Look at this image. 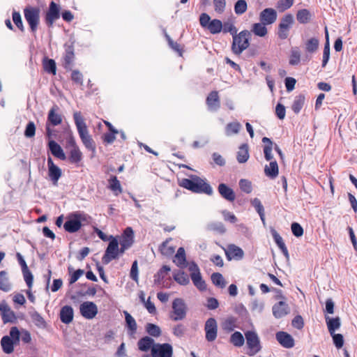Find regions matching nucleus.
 I'll return each instance as SVG.
<instances>
[{
	"mask_svg": "<svg viewBox=\"0 0 357 357\" xmlns=\"http://www.w3.org/2000/svg\"><path fill=\"white\" fill-rule=\"evenodd\" d=\"M211 281L214 285L220 288H224L226 285L222 275L220 273H213L211 276Z\"/></svg>",
	"mask_w": 357,
	"mask_h": 357,
	"instance_id": "3c124183",
	"label": "nucleus"
},
{
	"mask_svg": "<svg viewBox=\"0 0 357 357\" xmlns=\"http://www.w3.org/2000/svg\"><path fill=\"white\" fill-rule=\"evenodd\" d=\"M40 8L38 7L27 6L24 9V16L32 33H35L38 30L40 24Z\"/></svg>",
	"mask_w": 357,
	"mask_h": 357,
	"instance_id": "423d86ee",
	"label": "nucleus"
},
{
	"mask_svg": "<svg viewBox=\"0 0 357 357\" xmlns=\"http://www.w3.org/2000/svg\"><path fill=\"white\" fill-rule=\"evenodd\" d=\"M47 166L50 178L53 184L56 185L62 174L61 169L54 163L51 157L47 158Z\"/></svg>",
	"mask_w": 357,
	"mask_h": 357,
	"instance_id": "a211bd4d",
	"label": "nucleus"
},
{
	"mask_svg": "<svg viewBox=\"0 0 357 357\" xmlns=\"http://www.w3.org/2000/svg\"><path fill=\"white\" fill-rule=\"evenodd\" d=\"M273 314L276 319H280L290 312L288 304L284 301H279L272 307Z\"/></svg>",
	"mask_w": 357,
	"mask_h": 357,
	"instance_id": "aec40b11",
	"label": "nucleus"
},
{
	"mask_svg": "<svg viewBox=\"0 0 357 357\" xmlns=\"http://www.w3.org/2000/svg\"><path fill=\"white\" fill-rule=\"evenodd\" d=\"M229 251L232 254L233 257L237 259H242L243 257V250L234 244L229 245Z\"/></svg>",
	"mask_w": 357,
	"mask_h": 357,
	"instance_id": "e2e57ef3",
	"label": "nucleus"
},
{
	"mask_svg": "<svg viewBox=\"0 0 357 357\" xmlns=\"http://www.w3.org/2000/svg\"><path fill=\"white\" fill-rule=\"evenodd\" d=\"M277 341L284 348L290 349L294 347V340L293 337L284 331H279L276 333Z\"/></svg>",
	"mask_w": 357,
	"mask_h": 357,
	"instance_id": "6ab92c4d",
	"label": "nucleus"
},
{
	"mask_svg": "<svg viewBox=\"0 0 357 357\" xmlns=\"http://www.w3.org/2000/svg\"><path fill=\"white\" fill-rule=\"evenodd\" d=\"M294 4V0H279L277 3V8L280 11H284L290 8Z\"/></svg>",
	"mask_w": 357,
	"mask_h": 357,
	"instance_id": "69168bd1",
	"label": "nucleus"
},
{
	"mask_svg": "<svg viewBox=\"0 0 357 357\" xmlns=\"http://www.w3.org/2000/svg\"><path fill=\"white\" fill-rule=\"evenodd\" d=\"M234 312L238 314L242 320L246 321L248 319V312L242 303H240L235 307Z\"/></svg>",
	"mask_w": 357,
	"mask_h": 357,
	"instance_id": "13d9d810",
	"label": "nucleus"
},
{
	"mask_svg": "<svg viewBox=\"0 0 357 357\" xmlns=\"http://www.w3.org/2000/svg\"><path fill=\"white\" fill-rule=\"evenodd\" d=\"M43 67L44 70L49 74L56 75V62L54 59H50L47 56H45L43 59Z\"/></svg>",
	"mask_w": 357,
	"mask_h": 357,
	"instance_id": "2f4dec72",
	"label": "nucleus"
},
{
	"mask_svg": "<svg viewBox=\"0 0 357 357\" xmlns=\"http://www.w3.org/2000/svg\"><path fill=\"white\" fill-rule=\"evenodd\" d=\"M207 29L212 34L219 33L222 29V22L218 19L212 20Z\"/></svg>",
	"mask_w": 357,
	"mask_h": 357,
	"instance_id": "a18cd8bd",
	"label": "nucleus"
},
{
	"mask_svg": "<svg viewBox=\"0 0 357 357\" xmlns=\"http://www.w3.org/2000/svg\"><path fill=\"white\" fill-rule=\"evenodd\" d=\"M120 243L130 248L134 243V231L132 227H128L123 231Z\"/></svg>",
	"mask_w": 357,
	"mask_h": 357,
	"instance_id": "c756f323",
	"label": "nucleus"
},
{
	"mask_svg": "<svg viewBox=\"0 0 357 357\" xmlns=\"http://www.w3.org/2000/svg\"><path fill=\"white\" fill-rule=\"evenodd\" d=\"M73 309L70 305H65L61 307L60 311V319L62 323L68 324L73 319Z\"/></svg>",
	"mask_w": 357,
	"mask_h": 357,
	"instance_id": "a878e982",
	"label": "nucleus"
},
{
	"mask_svg": "<svg viewBox=\"0 0 357 357\" xmlns=\"http://www.w3.org/2000/svg\"><path fill=\"white\" fill-rule=\"evenodd\" d=\"M251 204L252 206L255 208L257 212L260 216V218L264 222V208L260 201L258 198H254L251 200Z\"/></svg>",
	"mask_w": 357,
	"mask_h": 357,
	"instance_id": "5fc2aeb1",
	"label": "nucleus"
},
{
	"mask_svg": "<svg viewBox=\"0 0 357 357\" xmlns=\"http://www.w3.org/2000/svg\"><path fill=\"white\" fill-rule=\"evenodd\" d=\"M0 314L4 324L13 323L16 320L15 314L5 301L0 302Z\"/></svg>",
	"mask_w": 357,
	"mask_h": 357,
	"instance_id": "2eb2a0df",
	"label": "nucleus"
},
{
	"mask_svg": "<svg viewBox=\"0 0 357 357\" xmlns=\"http://www.w3.org/2000/svg\"><path fill=\"white\" fill-rule=\"evenodd\" d=\"M326 41L324 45V52H323V59H322V67L324 68L328 62L330 58V44L328 40V34L327 29H326Z\"/></svg>",
	"mask_w": 357,
	"mask_h": 357,
	"instance_id": "09e8293b",
	"label": "nucleus"
},
{
	"mask_svg": "<svg viewBox=\"0 0 357 357\" xmlns=\"http://www.w3.org/2000/svg\"><path fill=\"white\" fill-rule=\"evenodd\" d=\"M251 33L248 30H243L233 38L231 49L236 55H240L250 45Z\"/></svg>",
	"mask_w": 357,
	"mask_h": 357,
	"instance_id": "20e7f679",
	"label": "nucleus"
},
{
	"mask_svg": "<svg viewBox=\"0 0 357 357\" xmlns=\"http://www.w3.org/2000/svg\"><path fill=\"white\" fill-rule=\"evenodd\" d=\"M206 229L220 235H222L226 232V228L221 222H209L206 225Z\"/></svg>",
	"mask_w": 357,
	"mask_h": 357,
	"instance_id": "f704fd0d",
	"label": "nucleus"
},
{
	"mask_svg": "<svg viewBox=\"0 0 357 357\" xmlns=\"http://www.w3.org/2000/svg\"><path fill=\"white\" fill-rule=\"evenodd\" d=\"M138 273V263L137 260H135L132 264L130 272V277L132 280H134L136 282H138L139 281Z\"/></svg>",
	"mask_w": 357,
	"mask_h": 357,
	"instance_id": "338daca9",
	"label": "nucleus"
},
{
	"mask_svg": "<svg viewBox=\"0 0 357 357\" xmlns=\"http://www.w3.org/2000/svg\"><path fill=\"white\" fill-rule=\"evenodd\" d=\"M237 319L234 317L230 316L226 318L222 322V328L226 333H230L234 331L236 328H237L236 325Z\"/></svg>",
	"mask_w": 357,
	"mask_h": 357,
	"instance_id": "473e14b6",
	"label": "nucleus"
},
{
	"mask_svg": "<svg viewBox=\"0 0 357 357\" xmlns=\"http://www.w3.org/2000/svg\"><path fill=\"white\" fill-rule=\"evenodd\" d=\"M205 338L208 342H213L218 336V323L215 318H208L204 324Z\"/></svg>",
	"mask_w": 357,
	"mask_h": 357,
	"instance_id": "ddd939ff",
	"label": "nucleus"
},
{
	"mask_svg": "<svg viewBox=\"0 0 357 357\" xmlns=\"http://www.w3.org/2000/svg\"><path fill=\"white\" fill-rule=\"evenodd\" d=\"M239 187L243 192L247 194L250 193L252 190V183L247 179H241L239 181Z\"/></svg>",
	"mask_w": 357,
	"mask_h": 357,
	"instance_id": "0e129e2a",
	"label": "nucleus"
},
{
	"mask_svg": "<svg viewBox=\"0 0 357 357\" xmlns=\"http://www.w3.org/2000/svg\"><path fill=\"white\" fill-rule=\"evenodd\" d=\"M145 329L146 333L152 337H158L160 336L162 333L160 328L158 325L152 323L146 324Z\"/></svg>",
	"mask_w": 357,
	"mask_h": 357,
	"instance_id": "37998d69",
	"label": "nucleus"
},
{
	"mask_svg": "<svg viewBox=\"0 0 357 357\" xmlns=\"http://www.w3.org/2000/svg\"><path fill=\"white\" fill-rule=\"evenodd\" d=\"M71 142L73 148L70 151L68 160L72 164H78L82 160V153L73 139H72Z\"/></svg>",
	"mask_w": 357,
	"mask_h": 357,
	"instance_id": "b1692460",
	"label": "nucleus"
},
{
	"mask_svg": "<svg viewBox=\"0 0 357 357\" xmlns=\"http://www.w3.org/2000/svg\"><path fill=\"white\" fill-rule=\"evenodd\" d=\"M172 313L170 318L172 321H177L185 318L187 306L182 298H176L172 302Z\"/></svg>",
	"mask_w": 357,
	"mask_h": 357,
	"instance_id": "9d476101",
	"label": "nucleus"
},
{
	"mask_svg": "<svg viewBox=\"0 0 357 357\" xmlns=\"http://www.w3.org/2000/svg\"><path fill=\"white\" fill-rule=\"evenodd\" d=\"M109 188L114 192H118L121 193L122 192V188L120 181L117 179L116 176H112L109 179Z\"/></svg>",
	"mask_w": 357,
	"mask_h": 357,
	"instance_id": "6e6d98bb",
	"label": "nucleus"
},
{
	"mask_svg": "<svg viewBox=\"0 0 357 357\" xmlns=\"http://www.w3.org/2000/svg\"><path fill=\"white\" fill-rule=\"evenodd\" d=\"M174 280L181 285L185 286L190 283L188 275L184 272L179 271L173 275Z\"/></svg>",
	"mask_w": 357,
	"mask_h": 357,
	"instance_id": "79ce46f5",
	"label": "nucleus"
},
{
	"mask_svg": "<svg viewBox=\"0 0 357 357\" xmlns=\"http://www.w3.org/2000/svg\"><path fill=\"white\" fill-rule=\"evenodd\" d=\"M319 40L316 38H311L305 43L306 52L309 53H314L319 47Z\"/></svg>",
	"mask_w": 357,
	"mask_h": 357,
	"instance_id": "603ef678",
	"label": "nucleus"
},
{
	"mask_svg": "<svg viewBox=\"0 0 357 357\" xmlns=\"http://www.w3.org/2000/svg\"><path fill=\"white\" fill-rule=\"evenodd\" d=\"M241 127V123L237 121L229 123L226 126L225 134L227 136L238 134Z\"/></svg>",
	"mask_w": 357,
	"mask_h": 357,
	"instance_id": "49530a36",
	"label": "nucleus"
},
{
	"mask_svg": "<svg viewBox=\"0 0 357 357\" xmlns=\"http://www.w3.org/2000/svg\"><path fill=\"white\" fill-rule=\"evenodd\" d=\"M190 278L193 282V284L201 291H204L206 289V282L203 280L200 272L191 273Z\"/></svg>",
	"mask_w": 357,
	"mask_h": 357,
	"instance_id": "c85d7f7f",
	"label": "nucleus"
},
{
	"mask_svg": "<svg viewBox=\"0 0 357 357\" xmlns=\"http://www.w3.org/2000/svg\"><path fill=\"white\" fill-rule=\"evenodd\" d=\"M20 332L16 327H13L10 335L3 336L1 340V345L6 354H11L14 346L20 343Z\"/></svg>",
	"mask_w": 357,
	"mask_h": 357,
	"instance_id": "39448f33",
	"label": "nucleus"
},
{
	"mask_svg": "<svg viewBox=\"0 0 357 357\" xmlns=\"http://www.w3.org/2000/svg\"><path fill=\"white\" fill-rule=\"evenodd\" d=\"M0 289L3 291H8L11 289V285L9 283L6 271L0 272Z\"/></svg>",
	"mask_w": 357,
	"mask_h": 357,
	"instance_id": "8fccbe9b",
	"label": "nucleus"
},
{
	"mask_svg": "<svg viewBox=\"0 0 357 357\" xmlns=\"http://www.w3.org/2000/svg\"><path fill=\"white\" fill-rule=\"evenodd\" d=\"M206 103L209 110L216 111L220 107V100L217 91H211L206 99Z\"/></svg>",
	"mask_w": 357,
	"mask_h": 357,
	"instance_id": "4be33fe9",
	"label": "nucleus"
},
{
	"mask_svg": "<svg viewBox=\"0 0 357 357\" xmlns=\"http://www.w3.org/2000/svg\"><path fill=\"white\" fill-rule=\"evenodd\" d=\"M249 158L248 145L243 144L237 152L236 159L239 163H245Z\"/></svg>",
	"mask_w": 357,
	"mask_h": 357,
	"instance_id": "c9c22d12",
	"label": "nucleus"
},
{
	"mask_svg": "<svg viewBox=\"0 0 357 357\" xmlns=\"http://www.w3.org/2000/svg\"><path fill=\"white\" fill-rule=\"evenodd\" d=\"M218 191L223 199L229 202H233L236 199V195L233 189L225 183H220L218 187Z\"/></svg>",
	"mask_w": 357,
	"mask_h": 357,
	"instance_id": "412c9836",
	"label": "nucleus"
},
{
	"mask_svg": "<svg viewBox=\"0 0 357 357\" xmlns=\"http://www.w3.org/2000/svg\"><path fill=\"white\" fill-rule=\"evenodd\" d=\"M301 53L297 48L293 49L291 51L289 59V64L291 66H296L300 63Z\"/></svg>",
	"mask_w": 357,
	"mask_h": 357,
	"instance_id": "bf43d9fd",
	"label": "nucleus"
},
{
	"mask_svg": "<svg viewBox=\"0 0 357 357\" xmlns=\"http://www.w3.org/2000/svg\"><path fill=\"white\" fill-rule=\"evenodd\" d=\"M63 66L66 70H71L75 60L74 46L65 44V53L63 56Z\"/></svg>",
	"mask_w": 357,
	"mask_h": 357,
	"instance_id": "dca6fc26",
	"label": "nucleus"
},
{
	"mask_svg": "<svg viewBox=\"0 0 357 357\" xmlns=\"http://www.w3.org/2000/svg\"><path fill=\"white\" fill-rule=\"evenodd\" d=\"M331 335L332 337L333 342L335 347L337 349H341L343 347L344 342L343 335L340 333H333V334Z\"/></svg>",
	"mask_w": 357,
	"mask_h": 357,
	"instance_id": "052dcab7",
	"label": "nucleus"
},
{
	"mask_svg": "<svg viewBox=\"0 0 357 357\" xmlns=\"http://www.w3.org/2000/svg\"><path fill=\"white\" fill-rule=\"evenodd\" d=\"M155 344L154 340L149 336L142 337L137 342L138 349L142 351H148L149 349L151 350Z\"/></svg>",
	"mask_w": 357,
	"mask_h": 357,
	"instance_id": "cd10ccee",
	"label": "nucleus"
},
{
	"mask_svg": "<svg viewBox=\"0 0 357 357\" xmlns=\"http://www.w3.org/2000/svg\"><path fill=\"white\" fill-rule=\"evenodd\" d=\"M59 110L57 105H54L49 111L47 116V123H50L53 126H58L62 122V117L61 114L56 113Z\"/></svg>",
	"mask_w": 357,
	"mask_h": 357,
	"instance_id": "393cba45",
	"label": "nucleus"
},
{
	"mask_svg": "<svg viewBox=\"0 0 357 357\" xmlns=\"http://www.w3.org/2000/svg\"><path fill=\"white\" fill-rule=\"evenodd\" d=\"M266 25L261 22L255 23L252 26V31L257 36L264 37L267 34Z\"/></svg>",
	"mask_w": 357,
	"mask_h": 357,
	"instance_id": "de8ad7c7",
	"label": "nucleus"
},
{
	"mask_svg": "<svg viewBox=\"0 0 357 357\" xmlns=\"http://www.w3.org/2000/svg\"><path fill=\"white\" fill-rule=\"evenodd\" d=\"M247 347L249 349L248 354L250 356L257 354L261 349L259 338L256 332L248 331L245 333Z\"/></svg>",
	"mask_w": 357,
	"mask_h": 357,
	"instance_id": "1a4fd4ad",
	"label": "nucleus"
},
{
	"mask_svg": "<svg viewBox=\"0 0 357 357\" xmlns=\"http://www.w3.org/2000/svg\"><path fill=\"white\" fill-rule=\"evenodd\" d=\"M305 100V98L303 94H299L295 97L291 105V109L295 114H298L301 112L304 105Z\"/></svg>",
	"mask_w": 357,
	"mask_h": 357,
	"instance_id": "ea45409f",
	"label": "nucleus"
},
{
	"mask_svg": "<svg viewBox=\"0 0 357 357\" xmlns=\"http://www.w3.org/2000/svg\"><path fill=\"white\" fill-rule=\"evenodd\" d=\"M29 315L31 317L32 322L38 328H45L46 327V321L38 312L33 310L29 312Z\"/></svg>",
	"mask_w": 357,
	"mask_h": 357,
	"instance_id": "4c0bfd02",
	"label": "nucleus"
},
{
	"mask_svg": "<svg viewBox=\"0 0 357 357\" xmlns=\"http://www.w3.org/2000/svg\"><path fill=\"white\" fill-rule=\"evenodd\" d=\"M186 331V326H185L182 324H178L172 328V333L174 334V335L179 338L182 337L185 335Z\"/></svg>",
	"mask_w": 357,
	"mask_h": 357,
	"instance_id": "680f3d73",
	"label": "nucleus"
},
{
	"mask_svg": "<svg viewBox=\"0 0 357 357\" xmlns=\"http://www.w3.org/2000/svg\"><path fill=\"white\" fill-rule=\"evenodd\" d=\"M126 326L128 328L130 334L133 335L136 333L137 326L135 319L127 311H124Z\"/></svg>",
	"mask_w": 357,
	"mask_h": 357,
	"instance_id": "e433bc0d",
	"label": "nucleus"
},
{
	"mask_svg": "<svg viewBox=\"0 0 357 357\" xmlns=\"http://www.w3.org/2000/svg\"><path fill=\"white\" fill-rule=\"evenodd\" d=\"M171 241V238L167 239L159 246V250L161 254L166 257L172 256L174 252V248L172 246H168V243Z\"/></svg>",
	"mask_w": 357,
	"mask_h": 357,
	"instance_id": "c03bdc74",
	"label": "nucleus"
},
{
	"mask_svg": "<svg viewBox=\"0 0 357 357\" xmlns=\"http://www.w3.org/2000/svg\"><path fill=\"white\" fill-rule=\"evenodd\" d=\"M79 310L82 316L86 319H91L98 314L97 305L91 301H85L80 305Z\"/></svg>",
	"mask_w": 357,
	"mask_h": 357,
	"instance_id": "4468645a",
	"label": "nucleus"
},
{
	"mask_svg": "<svg viewBox=\"0 0 357 357\" xmlns=\"http://www.w3.org/2000/svg\"><path fill=\"white\" fill-rule=\"evenodd\" d=\"M278 14L275 9L268 8L264 9L259 14V20L264 24H272L277 20Z\"/></svg>",
	"mask_w": 357,
	"mask_h": 357,
	"instance_id": "f3484780",
	"label": "nucleus"
},
{
	"mask_svg": "<svg viewBox=\"0 0 357 357\" xmlns=\"http://www.w3.org/2000/svg\"><path fill=\"white\" fill-rule=\"evenodd\" d=\"M180 185L195 193H204L210 196L213 194L210 184L197 175L191 174L189 178H183Z\"/></svg>",
	"mask_w": 357,
	"mask_h": 357,
	"instance_id": "7ed1b4c3",
	"label": "nucleus"
},
{
	"mask_svg": "<svg viewBox=\"0 0 357 357\" xmlns=\"http://www.w3.org/2000/svg\"><path fill=\"white\" fill-rule=\"evenodd\" d=\"M91 220V217L83 211H75L69 213L63 223V229L66 231L73 234L78 231L83 225H88Z\"/></svg>",
	"mask_w": 357,
	"mask_h": 357,
	"instance_id": "f03ea898",
	"label": "nucleus"
},
{
	"mask_svg": "<svg viewBox=\"0 0 357 357\" xmlns=\"http://www.w3.org/2000/svg\"><path fill=\"white\" fill-rule=\"evenodd\" d=\"M312 18V15L310 12L306 9H301L298 10L296 13V20L301 24H307L308 23Z\"/></svg>",
	"mask_w": 357,
	"mask_h": 357,
	"instance_id": "58836bf2",
	"label": "nucleus"
},
{
	"mask_svg": "<svg viewBox=\"0 0 357 357\" xmlns=\"http://www.w3.org/2000/svg\"><path fill=\"white\" fill-rule=\"evenodd\" d=\"M173 262L180 268H185L187 266L185 251L183 247H180L178 249L173 259Z\"/></svg>",
	"mask_w": 357,
	"mask_h": 357,
	"instance_id": "bb28decb",
	"label": "nucleus"
},
{
	"mask_svg": "<svg viewBox=\"0 0 357 357\" xmlns=\"http://www.w3.org/2000/svg\"><path fill=\"white\" fill-rule=\"evenodd\" d=\"M48 148L51 153L56 158L65 160H66V155L63 152L61 146L54 140H50L48 142Z\"/></svg>",
	"mask_w": 357,
	"mask_h": 357,
	"instance_id": "5701e85b",
	"label": "nucleus"
},
{
	"mask_svg": "<svg viewBox=\"0 0 357 357\" xmlns=\"http://www.w3.org/2000/svg\"><path fill=\"white\" fill-rule=\"evenodd\" d=\"M264 173L266 176L271 178H275L278 176L279 169L276 160H272L269 163V166L266 165L264 167Z\"/></svg>",
	"mask_w": 357,
	"mask_h": 357,
	"instance_id": "72a5a7b5",
	"label": "nucleus"
},
{
	"mask_svg": "<svg viewBox=\"0 0 357 357\" xmlns=\"http://www.w3.org/2000/svg\"><path fill=\"white\" fill-rule=\"evenodd\" d=\"M294 23L293 15L288 13L284 15L280 20L278 24V36L281 40L287 39L289 36V31Z\"/></svg>",
	"mask_w": 357,
	"mask_h": 357,
	"instance_id": "6e6552de",
	"label": "nucleus"
},
{
	"mask_svg": "<svg viewBox=\"0 0 357 357\" xmlns=\"http://www.w3.org/2000/svg\"><path fill=\"white\" fill-rule=\"evenodd\" d=\"M119 258V242L116 238L110 236V241L105 250V254L102 257V262L104 264H108L112 260Z\"/></svg>",
	"mask_w": 357,
	"mask_h": 357,
	"instance_id": "0eeeda50",
	"label": "nucleus"
},
{
	"mask_svg": "<svg viewBox=\"0 0 357 357\" xmlns=\"http://www.w3.org/2000/svg\"><path fill=\"white\" fill-rule=\"evenodd\" d=\"M326 322L330 335H333L341 326V321L339 317L333 318L326 317Z\"/></svg>",
	"mask_w": 357,
	"mask_h": 357,
	"instance_id": "7c9ffc66",
	"label": "nucleus"
},
{
	"mask_svg": "<svg viewBox=\"0 0 357 357\" xmlns=\"http://www.w3.org/2000/svg\"><path fill=\"white\" fill-rule=\"evenodd\" d=\"M291 232L296 237H301L303 234V229L298 222H293L291 225Z\"/></svg>",
	"mask_w": 357,
	"mask_h": 357,
	"instance_id": "774afa93",
	"label": "nucleus"
},
{
	"mask_svg": "<svg viewBox=\"0 0 357 357\" xmlns=\"http://www.w3.org/2000/svg\"><path fill=\"white\" fill-rule=\"evenodd\" d=\"M24 280L25 281L29 289H31L33 284V275L27 266L26 261L24 260Z\"/></svg>",
	"mask_w": 357,
	"mask_h": 357,
	"instance_id": "864d4df0",
	"label": "nucleus"
},
{
	"mask_svg": "<svg viewBox=\"0 0 357 357\" xmlns=\"http://www.w3.org/2000/svg\"><path fill=\"white\" fill-rule=\"evenodd\" d=\"M73 119L82 142L88 151H91L93 155H95L96 152V143L89 132L88 128L81 112H75L73 114Z\"/></svg>",
	"mask_w": 357,
	"mask_h": 357,
	"instance_id": "f257e3e1",
	"label": "nucleus"
},
{
	"mask_svg": "<svg viewBox=\"0 0 357 357\" xmlns=\"http://www.w3.org/2000/svg\"><path fill=\"white\" fill-rule=\"evenodd\" d=\"M61 16V6L54 1H51L45 15V22L47 27H52L55 21Z\"/></svg>",
	"mask_w": 357,
	"mask_h": 357,
	"instance_id": "9b49d317",
	"label": "nucleus"
},
{
	"mask_svg": "<svg viewBox=\"0 0 357 357\" xmlns=\"http://www.w3.org/2000/svg\"><path fill=\"white\" fill-rule=\"evenodd\" d=\"M248 8L245 0H238L234 4V12L236 15L243 14Z\"/></svg>",
	"mask_w": 357,
	"mask_h": 357,
	"instance_id": "4d7b16f0",
	"label": "nucleus"
},
{
	"mask_svg": "<svg viewBox=\"0 0 357 357\" xmlns=\"http://www.w3.org/2000/svg\"><path fill=\"white\" fill-rule=\"evenodd\" d=\"M229 342L234 346L241 347L244 344L245 338L241 332L235 331L230 336Z\"/></svg>",
	"mask_w": 357,
	"mask_h": 357,
	"instance_id": "a19ab883",
	"label": "nucleus"
},
{
	"mask_svg": "<svg viewBox=\"0 0 357 357\" xmlns=\"http://www.w3.org/2000/svg\"><path fill=\"white\" fill-rule=\"evenodd\" d=\"M152 357H172L173 347L169 343H155L151 349Z\"/></svg>",
	"mask_w": 357,
	"mask_h": 357,
	"instance_id": "f8f14e48",
	"label": "nucleus"
}]
</instances>
